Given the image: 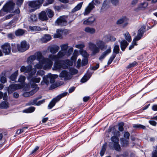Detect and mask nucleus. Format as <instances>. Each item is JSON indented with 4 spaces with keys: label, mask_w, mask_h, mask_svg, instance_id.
<instances>
[{
    "label": "nucleus",
    "mask_w": 157,
    "mask_h": 157,
    "mask_svg": "<svg viewBox=\"0 0 157 157\" xmlns=\"http://www.w3.org/2000/svg\"><path fill=\"white\" fill-rule=\"evenodd\" d=\"M122 142V144L123 146H126L128 144V142L127 140L122 138L121 140Z\"/></svg>",
    "instance_id": "52"
},
{
    "label": "nucleus",
    "mask_w": 157,
    "mask_h": 157,
    "mask_svg": "<svg viewBox=\"0 0 157 157\" xmlns=\"http://www.w3.org/2000/svg\"><path fill=\"white\" fill-rule=\"evenodd\" d=\"M85 46V45L83 43L76 44L75 46V47L76 48L80 49H82Z\"/></svg>",
    "instance_id": "59"
},
{
    "label": "nucleus",
    "mask_w": 157,
    "mask_h": 157,
    "mask_svg": "<svg viewBox=\"0 0 157 157\" xmlns=\"http://www.w3.org/2000/svg\"><path fill=\"white\" fill-rule=\"evenodd\" d=\"M73 48L72 47L70 48H69L68 51L67 50V53L68 57L71 55L73 52Z\"/></svg>",
    "instance_id": "61"
},
{
    "label": "nucleus",
    "mask_w": 157,
    "mask_h": 157,
    "mask_svg": "<svg viewBox=\"0 0 157 157\" xmlns=\"http://www.w3.org/2000/svg\"><path fill=\"white\" fill-rule=\"evenodd\" d=\"M116 56V54H113L110 57V58L109 59V60L108 61V62L107 63V64L108 65H109L112 62L113 60L115 58Z\"/></svg>",
    "instance_id": "49"
},
{
    "label": "nucleus",
    "mask_w": 157,
    "mask_h": 157,
    "mask_svg": "<svg viewBox=\"0 0 157 157\" xmlns=\"http://www.w3.org/2000/svg\"><path fill=\"white\" fill-rule=\"evenodd\" d=\"M154 150L152 152V157H157V146L153 147Z\"/></svg>",
    "instance_id": "44"
},
{
    "label": "nucleus",
    "mask_w": 157,
    "mask_h": 157,
    "mask_svg": "<svg viewBox=\"0 0 157 157\" xmlns=\"http://www.w3.org/2000/svg\"><path fill=\"white\" fill-rule=\"evenodd\" d=\"M136 41L137 40H136L135 39H133V41L132 42V44L129 47V50H131L134 47L135 45H137L136 42Z\"/></svg>",
    "instance_id": "50"
},
{
    "label": "nucleus",
    "mask_w": 157,
    "mask_h": 157,
    "mask_svg": "<svg viewBox=\"0 0 157 157\" xmlns=\"http://www.w3.org/2000/svg\"><path fill=\"white\" fill-rule=\"evenodd\" d=\"M133 127L136 129H145L146 127L143 125L139 124H133Z\"/></svg>",
    "instance_id": "28"
},
{
    "label": "nucleus",
    "mask_w": 157,
    "mask_h": 157,
    "mask_svg": "<svg viewBox=\"0 0 157 157\" xmlns=\"http://www.w3.org/2000/svg\"><path fill=\"white\" fill-rule=\"evenodd\" d=\"M66 17L64 16H60L55 22V25L62 27L67 25Z\"/></svg>",
    "instance_id": "9"
},
{
    "label": "nucleus",
    "mask_w": 157,
    "mask_h": 157,
    "mask_svg": "<svg viewBox=\"0 0 157 157\" xmlns=\"http://www.w3.org/2000/svg\"><path fill=\"white\" fill-rule=\"evenodd\" d=\"M80 54L84 57L87 58L89 56V54L86 52V50L83 49H81L79 51Z\"/></svg>",
    "instance_id": "36"
},
{
    "label": "nucleus",
    "mask_w": 157,
    "mask_h": 157,
    "mask_svg": "<svg viewBox=\"0 0 157 157\" xmlns=\"http://www.w3.org/2000/svg\"><path fill=\"white\" fill-rule=\"evenodd\" d=\"M37 20V17L36 14H32L29 18V20L31 22L36 21Z\"/></svg>",
    "instance_id": "37"
},
{
    "label": "nucleus",
    "mask_w": 157,
    "mask_h": 157,
    "mask_svg": "<svg viewBox=\"0 0 157 157\" xmlns=\"http://www.w3.org/2000/svg\"><path fill=\"white\" fill-rule=\"evenodd\" d=\"M145 28L142 27L140 28L138 31V34L137 36L135 37L134 39L137 40H140L143 36V34L145 31Z\"/></svg>",
    "instance_id": "18"
},
{
    "label": "nucleus",
    "mask_w": 157,
    "mask_h": 157,
    "mask_svg": "<svg viewBox=\"0 0 157 157\" xmlns=\"http://www.w3.org/2000/svg\"><path fill=\"white\" fill-rule=\"evenodd\" d=\"M88 63V59L86 58H84L82 59V65L84 66L86 65Z\"/></svg>",
    "instance_id": "62"
},
{
    "label": "nucleus",
    "mask_w": 157,
    "mask_h": 157,
    "mask_svg": "<svg viewBox=\"0 0 157 157\" xmlns=\"http://www.w3.org/2000/svg\"><path fill=\"white\" fill-rule=\"evenodd\" d=\"M128 44L125 40H124L121 41L120 42V46L121 50L123 51H124Z\"/></svg>",
    "instance_id": "26"
},
{
    "label": "nucleus",
    "mask_w": 157,
    "mask_h": 157,
    "mask_svg": "<svg viewBox=\"0 0 157 157\" xmlns=\"http://www.w3.org/2000/svg\"><path fill=\"white\" fill-rule=\"evenodd\" d=\"M106 149V145H104L102 147L101 150L100 152V154L102 156L104 154L105 151Z\"/></svg>",
    "instance_id": "54"
},
{
    "label": "nucleus",
    "mask_w": 157,
    "mask_h": 157,
    "mask_svg": "<svg viewBox=\"0 0 157 157\" xmlns=\"http://www.w3.org/2000/svg\"><path fill=\"white\" fill-rule=\"evenodd\" d=\"M68 30L65 29L62 31L60 29H57L56 31V33L54 35V38H60L62 36L61 33L67 32Z\"/></svg>",
    "instance_id": "21"
},
{
    "label": "nucleus",
    "mask_w": 157,
    "mask_h": 157,
    "mask_svg": "<svg viewBox=\"0 0 157 157\" xmlns=\"http://www.w3.org/2000/svg\"><path fill=\"white\" fill-rule=\"evenodd\" d=\"M17 50L20 52H24L29 48V45L25 41H23L21 42L20 44L17 45Z\"/></svg>",
    "instance_id": "11"
},
{
    "label": "nucleus",
    "mask_w": 157,
    "mask_h": 157,
    "mask_svg": "<svg viewBox=\"0 0 157 157\" xmlns=\"http://www.w3.org/2000/svg\"><path fill=\"white\" fill-rule=\"evenodd\" d=\"M7 12L6 11L3 7L0 10V17L3 16L6 14Z\"/></svg>",
    "instance_id": "58"
},
{
    "label": "nucleus",
    "mask_w": 157,
    "mask_h": 157,
    "mask_svg": "<svg viewBox=\"0 0 157 157\" xmlns=\"http://www.w3.org/2000/svg\"><path fill=\"white\" fill-rule=\"evenodd\" d=\"M9 106V103L6 101H3L0 104V108L2 109H7Z\"/></svg>",
    "instance_id": "33"
},
{
    "label": "nucleus",
    "mask_w": 157,
    "mask_h": 157,
    "mask_svg": "<svg viewBox=\"0 0 157 157\" xmlns=\"http://www.w3.org/2000/svg\"><path fill=\"white\" fill-rule=\"evenodd\" d=\"M83 2H81L78 3L73 9L72 10V13H74L76 11L80 10L81 8Z\"/></svg>",
    "instance_id": "29"
},
{
    "label": "nucleus",
    "mask_w": 157,
    "mask_h": 157,
    "mask_svg": "<svg viewBox=\"0 0 157 157\" xmlns=\"http://www.w3.org/2000/svg\"><path fill=\"white\" fill-rule=\"evenodd\" d=\"M55 63L53 68V70H57L61 69H65L67 67L66 65L62 63L59 60L55 61Z\"/></svg>",
    "instance_id": "14"
},
{
    "label": "nucleus",
    "mask_w": 157,
    "mask_h": 157,
    "mask_svg": "<svg viewBox=\"0 0 157 157\" xmlns=\"http://www.w3.org/2000/svg\"><path fill=\"white\" fill-rule=\"evenodd\" d=\"M49 77L48 76V75H47L44 76L43 78V80L41 82V84L44 85V83H45L47 85H48L49 83Z\"/></svg>",
    "instance_id": "32"
},
{
    "label": "nucleus",
    "mask_w": 157,
    "mask_h": 157,
    "mask_svg": "<svg viewBox=\"0 0 157 157\" xmlns=\"http://www.w3.org/2000/svg\"><path fill=\"white\" fill-rule=\"evenodd\" d=\"M137 64V62L136 61H134V62L130 63L128 65L127 67V68H130L133 67L136 65Z\"/></svg>",
    "instance_id": "60"
},
{
    "label": "nucleus",
    "mask_w": 157,
    "mask_h": 157,
    "mask_svg": "<svg viewBox=\"0 0 157 157\" xmlns=\"http://www.w3.org/2000/svg\"><path fill=\"white\" fill-rule=\"evenodd\" d=\"M78 72V71L74 68H71L70 69L69 73L72 76V75H75L77 74Z\"/></svg>",
    "instance_id": "45"
},
{
    "label": "nucleus",
    "mask_w": 157,
    "mask_h": 157,
    "mask_svg": "<svg viewBox=\"0 0 157 157\" xmlns=\"http://www.w3.org/2000/svg\"><path fill=\"white\" fill-rule=\"evenodd\" d=\"M31 87L33 89L29 92H25L23 94V96L25 97H28L33 95L39 90V87L37 84L33 83L31 85Z\"/></svg>",
    "instance_id": "10"
},
{
    "label": "nucleus",
    "mask_w": 157,
    "mask_h": 157,
    "mask_svg": "<svg viewBox=\"0 0 157 157\" xmlns=\"http://www.w3.org/2000/svg\"><path fill=\"white\" fill-rule=\"evenodd\" d=\"M60 47L61 49V50L67 51L68 48V44H65L61 45Z\"/></svg>",
    "instance_id": "48"
},
{
    "label": "nucleus",
    "mask_w": 157,
    "mask_h": 157,
    "mask_svg": "<svg viewBox=\"0 0 157 157\" xmlns=\"http://www.w3.org/2000/svg\"><path fill=\"white\" fill-rule=\"evenodd\" d=\"M54 0H46V2L44 4L43 6H46L47 5L52 4L54 2Z\"/></svg>",
    "instance_id": "55"
},
{
    "label": "nucleus",
    "mask_w": 157,
    "mask_h": 157,
    "mask_svg": "<svg viewBox=\"0 0 157 157\" xmlns=\"http://www.w3.org/2000/svg\"><path fill=\"white\" fill-rule=\"evenodd\" d=\"M29 28L31 30L34 31H41L43 30L44 29L40 28V27L35 26H29Z\"/></svg>",
    "instance_id": "31"
},
{
    "label": "nucleus",
    "mask_w": 157,
    "mask_h": 157,
    "mask_svg": "<svg viewBox=\"0 0 157 157\" xmlns=\"http://www.w3.org/2000/svg\"><path fill=\"white\" fill-rule=\"evenodd\" d=\"M40 79V78H36V77H34L32 78V80L34 82L39 83Z\"/></svg>",
    "instance_id": "56"
},
{
    "label": "nucleus",
    "mask_w": 157,
    "mask_h": 157,
    "mask_svg": "<svg viewBox=\"0 0 157 157\" xmlns=\"http://www.w3.org/2000/svg\"><path fill=\"white\" fill-rule=\"evenodd\" d=\"M24 86L23 85L19 84H12L10 85L8 88V92L11 93L12 92L18 89H22Z\"/></svg>",
    "instance_id": "15"
},
{
    "label": "nucleus",
    "mask_w": 157,
    "mask_h": 157,
    "mask_svg": "<svg viewBox=\"0 0 157 157\" xmlns=\"http://www.w3.org/2000/svg\"><path fill=\"white\" fill-rule=\"evenodd\" d=\"M16 4L19 6H20L22 4L24 0H16Z\"/></svg>",
    "instance_id": "64"
},
{
    "label": "nucleus",
    "mask_w": 157,
    "mask_h": 157,
    "mask_svg": "<svg viewBox=\"0 0 157 157\" xmlns=\"http://www.w3.org/2000/svg\"><path fill=\"white\" fill-rule=\"evenodd\" d=\"M41 98L40 97V98H35L33 100H32L30 101V102L28 103V105H33L34 104L36 105V104L37 103V100L38 99Z\"/></svg>",
    "instance_id": "47"
},
{
    "label": "nucleus",
    "mask_w": 157,
    "mask_h": 157,
    "mask_svg": "<svg viewBox=\"0 0 157 157\" xmlns=\"http://www.w3.org/2000/svg\"><path fill=\"white\" fill-rule=\"evenodd\" d=\"M40 63H38L34 66V69H39L42 68V67L44 64H42L40 62Z\"/></svg>",
    "instance_id": "53"
},
{
    "label": "nucleus",
    "mask_w": 157,
    "mask_h": 157,
    "mask_svg": "<svg viewBox=\"0 0 157 157\" xmlns=\"http://www.w3.org/2000/svg\"><path fill=\"white\" fill-rule=\"evenodd\" d=\"M12 50L13 52H17V45L16 46L15 44H12Z\"/></svg>",
    "instance_id": "57"
},
{
    "label": "nucleus",
    "mask_w": 157,
    "mask_h": 157,
    "mask_svg": "<svg viewBox=\"0 0 157 157\" xmlns=\"http://www.w3.org/2000/svg\"><path fill=\"white\" fill-rule=\"evenodd\" d=\"M128 21V19L126 17H123L117 21L116 23L117 24L120 25L124 23V21Z\"/></svg>",
    "instance_id": "30"
},
{
    "label": "nucleus",
    "mask_w": 157,
    "mask_h": 157,
    "mask_svg": "<svg viewBox=\"0 0 157 157\" xmlns=\"http://www.w3.org/2000/svg\"><path fill=\"white\" fill-rule=\"evenodd\" d=\"M18 74V71H16L13 73L10 77V79L12 81H14L16 78L17 77Z\"/></svg>",
    "instance_id": "34"
},
{
    "label": "nucleus",
    "mask_w": 157,
    "mask_h": 157,
    "mask_svg": "<svg viewBox=\"0 0 157 157\" xmlns=\"http://www.w3.org/2000/svg\"><path fill=\"white\" fill-rule=\"evenodd\" d=\"M124 125V124L123 122H120L118 124V129L120 131L122 132L123 131V126Z\"/></svg>",
    "instance_id": "51"
},
{
    "label": "nucleus",
    "mask_w": 157,
    "mask_h": 157,
    "mask_svg": "<svg viewBox=\"0 0 157 157\" xmlns=\"http://www.w3.org/2000/svg\"><path fill=\"white\" fill-rule=\"evenodd\" d=\"M111 139L113 142V144L114 149L118 151H120L121 148L119 144V138L116 136H113L111 138Z\"/></svg>",
    "instance_id": "12"
},
{
    "label": "nucleus",
    "mask_w": 157,
    "mask_h": 157,
    "mask_svg": "<svg viewBox=\"0 0 157 157\" xmlns=\"http://www.w3.org/2000/svg\"><path fill=\"white\" fill-rule=\"evenodd\" d=\"M48 49L52 53L54 54L57 52L59 50V47L57 45H54L48 47Z\"/></svg>",
    "instance_id": "19"
},
{
    "label": "nucleus",
    "mask_w": 157,
    "mask_h": 157,
    "mask_svg": "<svg viewBox=\"0 0 157 157\" xmlns=\"http://www.w3.org/2000/svg\"><path fill=\"white\" fill-rule=\"evenodd\" d=\"M111 52V47L109 46L108 47V49L103 52L102 54L100 56L99 59L100 61H102V59L105 58V56L109 54Z\"/></svg>",
    "instance_id": "17"
},
{
    "label": "nucleus",
    "mask_w": 157,
    "mask_h": 157,
    "mask_svg": "<svg viewBox=\"0 0 157 157\" xmlns=\"http://www.w3.org/2000/svg\"><path fill=\"white\" fill-rule=\"evenodd\" d=\"M35 108L33 107H30L23 111L24 112L26 113H30L33 112L35 110Z\"/></svg>",
    "instance_id": "41"
},
{
    "label": "nucleus",
    "mask_w": 157,
    "mask_h": 157,
    "mask_svg": "<svg viewBox=\"0 0 157 157\" xmlns=\"http://www.w3.org/2000/svg\"><path fill=\"white\" fill-rule=\"evenodd\" d=\"M59 77L61 78H64L65 80L70 79L72 77L69 73L66 70L63 71L60 73Z\"/></svg>",
    "instance_id": "16"
},
{
    "label": "nucleus",
    "mask_w": 157,
    "mask_h": 157,
    "mask_svg": "<svg viewBox=\"0 0 157 157\" xmlns=\"http://www.w3.org/2000/svg\"><path fill=\"white\" fill-rule=\"evenodd\" d=\"M45 0H36L30 1L28 3V6L32 8L29 10L30 12L35 11L39 9Z\"/></svg>",
    "instance_id": "3"
},
{
    "label": "nucleus",
    "mask_w": 157,
    "mask_h": 157,
    "mask_svg": "<svg viewBox=\"0 0 157 157\" xmlns=\"http://www.w3.org/2000/svg\"><path fill=\"white\" fill-rule=\"evenodd\" d=\"M46 12L47 13L48 15L49 18L52 17L54 15L53 11L50 9H47L46 10Z\"/></svg>",
    "instance_id": "39"
},
{
    "label": "nucleus",
    "mask_w": 157,
    "mask_h": 157,
    "mask_svg": "<svg viewBox=\"0 0 157 157\" xmlns=\"http://www.w3.org/2000/svg\"><path fill=\"white\" fill-rule=\"evenodd\" d=\"M100 0H92L85 9L83 14L84 15L89 14L95 8V6H97L101 3Z\"/></svg>",
    "instance_id": "4"
},
{
    "label": "nucleus",
    "mask_w": 157,
    "mask_h": 157,
    "mask_svg": "<svg viewBox=\"0 0 157 157\" xmlns=\"http://www.w3.org/2000/svg\"><path fill=\"white\" fill-rule=\"evenodd\" d=\"M33 56H35V59H36L39 62L45 64V65L43 67L44 69H49L52 67L53 63V62L49 58H44L40 52H36Z\"/></svg>",
    "instance_id": "2"
},
{
    "label": "nucleus",
    "mask_w": 157,
    "mask_h": 157,
    "mask_svg": "<svg viewBox=\"0 0 157 157\" xmlns=\"http://www.w3.org/2000/svg\"><path fill=\"white\" fill-rule=\"evenodd\" d=\"M1 48L2 49V52L5 55H8L11 52V47L10 44L8 43H5L2 45Z\"/></svg>",
    "instance_id": "13"
},
{
    "label": "nucleus",
    "mask_w": 157,
    "mask_h": 157,
    "mask_svg": "<svg viewBox=\"0 0 157 157\" xmlns=\"http://www.w3.org/2000/svg\"><path fill=\"white\" fill-rule=\"evenodd\" d=\"M95 20V18L94 17H91L85 20L83 22V24L86 25H90L92 24Z\"/></svg>",
    "instance_id": "22"
},
{
    "label": "nucleus",
    "mask_w": 157,
    "mask_h": 157,
    "mask_svg": "<svg viewBox=\"0 0 157 157\" xmlns=\"http://www.w3.org/2000/svg\"><path fill=\"white\" fill-rule=\"evenodd\" d=\"M51 39V37L50 35L49 34L45 35L41 39V40L42 42L45 43L49 41Z\"/></svg>",
    "instance_id": "25"
},
{
    "label": "nucleus",
    "mask_w": 157,
    "mask_h": 157,
    "mask_svg": "<svg viewBox=\"0 0 157 157\" xmlns=\"http://www.w3.org/2000/svg\"><path fill=\"white\" fill-rule=\"evenodd\" d=\"M84 30L85 32L90 34H94L96 32V30L94 28L89 27L85 28Z\"/></svg>",
    "instance_id": "23"
},
{
    "label": "nucleus",
    "mask_w": 157,
    "mask_h": 157,
    "mask_svg": "<svg viewBox=\"0 0 157 157\" xmlns=\"http://www.w3.org/2000/svg\"><path fill=\"white\" fill-rule=\"evenodd\" d=\"M120 50L119 47L118 45H116L114 46L113 49V54H117L119 53Z\"/></svg>",
    "instance_id": "43"
},
{
    "label": "nucleus",
    "mask_w": 157,
    "mask_h": 157,
    "mask_svg": "<svg viewBox=\"0 0 157 157\" xmlns=\"http://www.w3.org/2000/svg\"><path fill=\"white\" fill-rule=\"evenodd\" d=\"M148 6V4L147 3L144 2V3H141L140 5V7L141 8H146Z\"/></svg>",
    "instance_id": "63"
},
{
    "label": "nucleus",
    "mask_w": 157,
    "mask_h": 157,
    "mask_svg": "<svg viewBox=\"0 0 157 157\" xmlns=\"http://www.w3.org/2000/svg\"><path fill=\"white\" fill-rule=\"evenodd\" d=\"M25 33V31L22 29H19L16 31L15 34L17 36H20L23 35Z\"/></svg>",
    "instance_id": "40"
},
{
    "label": "nucleus",
    "mask_w": 157,
    "mask_h": 157,
    "mask_svg": "<svg viewBox=\"0 0 157 157\" xmlns=\"http://www.w3.org/2000/svg\"><path fill=\"white\" fill-rule=\"evenodd\" d=\"M109 2V0H105L102 3V6L100 10V13H103L104 11L105 10V7Z\"/></svg>",
    "instance_id": "24"
},
{
    "label": "nucleus",
    "mask_w": 157,
    "mask_h": 157,
    "mask_svg": "<svg viewBox=\"0 0 157 157\" xmlns=\"http://www.w3.org/2000/svg\"><path fill=\"white\" fill-rule=\"evenodd\" d=\"M15 3L12 1H9L7 2L3 6V8L7 13L11 12L19 14L20 10L19 8L14 10V7Z\"/></svg>",
    "instance_id": "6"
},
{
    "label": "nucleus",
    "mask_w": 157,
    "mask_h": 157,
    "mask_svg": "<svg viewBox=\"0 0 157 157\" xmlns=\"http://www.w3.org/2000/svg\"><path fill=\"white\" fill-rule=\"evenodd\" d=\"M48 76L49 77L50 82L51 83H53L55 82V79L57 78L58 75L49 74H48Z\"/></svg>",
    "instance_id": "27"
},
{
    "label": "nucleus",
    "mask_w": 157,
    "mask_h": 157,
    "mask_svg": "<svg viewBox=\"0 0 157 157\" xmlns=\"http://www.w3.org/2000/svg\"><path fill=\"white\" fill-rule=\"evenodd\" d=\"M125 39L128 42H130L132 40L128 32H126L124 34Z\"/></svg>",
    "instance_id": "42"
},
{
    "label": "nucleus",
    "mask_w": 157,
    "mask_h": 157,
    "mask_svg": "<svg viewBox=\"0 0 157 157\" xmlns=\"http://www.w3.org/2000/svg\"><path fill=\"white\" fill-rule=\"evenodd\" d=\"M67 57L68 56L67 55V51L62 50L60 51L56 55H54L51 54L48 56V58L52 61H58L59 59Z\"/></svg>",
    "instance_id": "5"
},
{
    "label": "nucleus",
    "mask_w": 157,
    "mask_h": 157,
    "mask_svg": "<svg viewBox=\"0 0 157 157\" xmlns=\"http://www.w3.org/2000/svg\"><path fill=\"white\" fill-rule=\"evenodd\" d=\"M7 81L5 74H3V73L0 75V81L3 83H5Z\"/></svg>",
    "instance_id": "35"
},
{
    "label": "nucleus",
    "mask_w": 157,
    "mask_h": 157,
    "mask_svg": "<svg viewBox=\"0 0 157 157\" xmlns=\"http://www.w3.org/2000/svg\"><path fill=\"white\" fill-rule=\"evenodd\" d=\"M39 19L42 21H45L48 19L46 13L45 11H42L38 15Z\"/></svg>",
    "instance_id": "20"
},
{
    "label": "nucleus",
    "mask_w": 157,
    "mask_h": 157,
    "mask_svg": "<svg viewBox=\"0 0 157 157\" xmlns=\"http://www.w3.org/2000/svg\"><path fill=\"white\" fill-rule=\"evenodd\" d=\"M35 59V56L33 55L31 56L27 59V62L28 63H32Z\"/></svg>",
    "instance_id": "38"
},
{
    "label": "nucleus",
    "mask_w": 157,
    "mask_h": 157,
    "mask_svg": "<svg viewBox=\"0 0 157 157\" xmlns=\"http://www.w3.org/2000/svg\"><path fill=\"white\" fill-rule=\"evenodd\" d=\"M21 72L27 73L29 77H31L35 75L36 72V69H33V67L31 65L27 66L26 67L24 66H21L20 69Z\"/></svg>",
    "instance_id": "7"
},
{
    "label": "nucleus",
    "mask_w": 157,
    "mask_h": 157,
    "mask_svg": "<svg viewBox=\"0 0 157 157\" xmlns=\"http://www.w3.org/2000/svg\"><path fill=\"white\" fill-rule=\"evenodd\" d=\"M89 49L92 52L93 55H95L98 53L100 50H103L107 48L106 43L102 40H96V44L92 42L88 43Z\"/></svg>",
    "instance_id": "1"
},
{
    "label": "nucleus",
    "mask_w": 157,
    "mask_h": 157,
    "mask_svg": "<svg viewBox=\"0 0 157 157\" xmlns=\"http://www.w3.org/2000/svg\"><path fill=\"white\" fill-rule=\"evenodd\" d=\"M25 76L21 75L18 79V82L21 84V85H23V84L25 82Z\"/></svg>",
    "instance_id": "46"
},
{
    "label": "nucleus",
    "mask_w": 157,
    "mask_h": 157,
    "mask_svg": "<svg viewBox=\"0 0 157 157\" xmlns=\"http://www.w3.org/2000/svg\"><path fill=\"white\" fill-rule=\"evenodd\" d=\"M67 94V93H63L54 98L49 103L48 106V109H51L57 102L58 101L62 98L66 96Z\"/></svg>",
    "instance_id": "8"
}]
</instances>
